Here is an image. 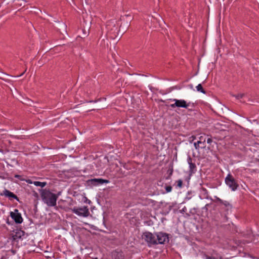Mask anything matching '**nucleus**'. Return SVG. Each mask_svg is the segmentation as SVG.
Wrapping results in <instances>:
<instances>
[{
	"label": "nucleus",
	"instance_id": "1",
	"mask_svg": "<svg viewBox=\"0 0 259 259\" xmlns=\"http://www.w3.org/2000/svg\"><path fill=\"white\" fill-rule=\"evenodd\" d=\"M41 198L43 202L48 206H55L56 205V202L58 196L51 192L50 190L44 189L40 193Z\"/></svg>",
	"mask_w": 259,
	"mask_h": 259
},
{
	"label": "nucleus",
	"instance_id": "2",
	"mask_svg": "<svg viewBox=\"0 0 259 259\" xmlns=\"http://www.w3.org/2000/svg\"><path fill=\"white\" fill-rule=\"evenodd\" d=\"M142 238L147 243L149 247L157 245L156 234H152L149 232H145L143 233Z\"/></svg>",
	"mask_w": 259,
	"mask_h": 259
},
{
	"label": "nucleus",
	"instance_id": "3",
	"mask_svg": "<svg viewBox=\"0 0 259 259\" xmlns=\"http://www.w3.org/2000/svg\"><path fill=\"white\" fill-rule=\"evenodd\" d=\"M226 184L232 191H236L239 187L237 181L234 178L231 174H228L225 180Z\"/></svg>",
	"mask_w": 259,
	"mask_h": 259
},
{
	"label": "nucleus",
	"instance_id": "4",
	"mask_svg": "<svg viewBox=\"0 0 259 259\" xmlns=\"http://www.w3.org/2000/svg\"><path fill=\"white\" fill-rule=\"evenodd\" d=\"M71 210L72 212L80 217H88L90 214L88 206H84L82 207H74Z\"/></svg>",
	"mask_w": 259,
	"mask_h": 259
},
{
	"label": "nucleus",
	"instance_id": "5",
	"mask_svg": "<svg viewBox=\"0 0 259 259\" xmlns=\"http://www.w3.org/2000/svg\"><path fill=\"white\" fill-rule=\"evenodd\" d=\"M171 100L175 102V103L170 105V106L172 108H175L176 107H181L187 109L191 104L190 102L187 103V102L184 100H178L174 99H171Z\"/></svg>",
	"mask_w": 259,
	"mask_h": 259
},
{
	"label": "nucleus",
	"instance_id": "6",
	"mask_svg": "<svg viewBox=\"0 0 259 259\" xmlns=\"http://www.w3.org/2000/svg\"><path fill=\"white\" fill-rule=\"evenodd\" d=\"M156 236L157 244H162L169 241L168 235L166 233L159 232L156 233Z\"/></svg>",
	"mask_w": 259,
	"mask_h": 259
},
{
	"label": "nucleus",
	"instance_id": "7",
	"mask_svg": "<svg viewBox=\"0 0 259 259\" xmlns=\"http://www.w3.org/2000/svg\"><path fill=\"white\" fill-rule=\"evenodd\" d=\"M10 216L16 224H21L23 222V220L21 214L17 209L10 212Z\"/></svg>",
	"mask_w": 259,
	"mask_h": 259
},
{
	"label": "nucleus",
	"instance_id": "8",
	"mask_svg": "<svg viewBox=\"0 0 259 259\" xmlns=\"http://www.w3.org/2000/svg\"><path fill=\"white\" fill-rule=\"evenodd\" d=\"M88 183L89 184L94 185V186H97L99 185H102L104 183H108L109 182V180H104L103 179H92L91 180H89L88 181Z\"/></svg>",
	"mask_w": 259,
	"mask_h": 259
},
{
	"label": "nucleus",
	"instance_id": "9",
	"mask_svg": "<svg viewBox=\"0 0 259 259\" xmlns=\"http://www.w3.org/2000/svg\"><path fill=\"white\" fill-rule=\"evenodd\" d=\"M187 162L189 165V175H192L197 170L196 164L194 162H193V159L190 156L188 157Z\"/></svg>",
	"mask_w": 259,
	"mask_h": 259
},
{
	"label": "nucleus",
	"instance_id": "10",
	"mask_svg": "<svg viewBox=\"0 0 259 259\" xmlns=\"http://www.w3.org/2000/svg\"><path fill=\"white\" fill-rule=\"evenodd\" d=\"M25 235V232L21 230H16L13 234L12 238L13 240L18 241L20 239H22V237Z\"/></svg>",
	"mask_w": 259,
	"mask_h": 259
},
{
	"label": "nucleus",
	"instance_id": "11",
	"mask_svg": "<svg viewBox=\"0 0 259 259\" xmlns=\"http://www.w3.org/2000/svg\"><path fill=\"white\" fill-rule=\"evenodd\" d=\"M1 195H4L5 197H8L10 200L15 199L18 201H19L18 197L15 194L7 189H5Z\"/></svg>",
	"mask_w": 259,
	"mask_h": 259
},
{
	"label": "nucleus",
	"instance_id": "12",
	"mask_svg": "<svg viewBox=\"0 0 259 259\" xmlns=\"http://www.w3.org/2000/svg\"><path fill=\"white\" fill-rule=\"evenodd\" d=\"M113 259H124V255L122 251H115L112 252Z\"/></svg>",
	"mask_w": 259,
	"mask_h": 259
},
{
	"label": "nucleus",
	"instance_id": "13",
	"mask_svg": "<svg viewBox=\"0 0 259 259\" xmlns=\"http://www.w3.org/2000/svg\"><path fill=\"white\" fill-rule=\"evenodd\" d=\"M206 139H204L203 141H198L197 142L194 143V145L196 149L198 150L199 148H204L205 145Z\"/></svg>",
	"mask_w": 259,
	"mask_h": 259
},
{
	"label": "nucleus",
	"instance_id": "14",
	"mask_svg": "<svg viewBox=\"0 0 259 259\" xmlns=\"http://www.w3.org/2000/svg\"><path fill=\"white\" fill-rule=\"evenodd\" d=\"M216 200L217 202H218L220 204H222L225 205V206H230V204L228 201H224L219 197H216Z\"/></svg>",
	"mask_w": 259,
	"mask_h": 259
},
{
	"label": "nucleus",
	"instance_id": "15",
	"mask_svg": "<svg viewBox=\"0 0 259 259\" xmlns=\"http://www.w3.org/2000/svg\"><path fill=\"white\" fill-rule=\"evenodd\" d=\"M33 184L35 186H39L41 188L44 187L47 184L46 182H41L39 181H35L33 182Z\"/></svg>",
	"mask_w": 259,
	"mask_h": 259
},
{
	"label": "nucleus",
	"instance_id": "16",
	"mask_svg": "<svg viewBox=\"0 0 259 259\" xmlns=\"http://www.w3.org/2000/svg\"><path fill=\"white\" fill-rule=\"evenodd\" d=\"M196 89L198 92H200L203 94H206L205 91L203 89L201 84H199L196 86Z\"/></svg>",
	"mask_w": 259,
	"mask_h": 259
},
{
	"label": "nucleus",
	"instance_id": "17",
	"mask_svg": "<svg viewBox=\"0 0 259 259\" xmlns=\"http://www.w3.org/2000/svg\"><path fill=\"white\" fill-rule=\"evenodd\" d=\"M176 183H177V187H178L179 188H181L182 187V185H183V181L181 179L177 181L176 182Z\"/></svg>",
	"mask_w": 259,
	"mask_h": 259
},
{
	"label": "nucleus",
	"instance_id": "18",
	"mask_svg": "<svg viewBox=\"0 0 259 259\" xmlns=\"http://www.w3.org/2000/svg\"><path fill=\"white\" fill-rule=\"evenodd\" d=\"M244 94H238L237 95H235L234 96L237 99H240L242 98L244 96Z\"/></svg>",
	"mask_w": 259,
	"mask_h": 259
},
{
	"label": "nucleus",
	"instance_id": "19",
	"mask_svg": "<svg viewBox=\"0 0 259 259\" xmlns=\"http://www.w3.org/2000/svg\"><path fill=\"white\" fill-rule=\"evenodd\" d=\"M168 172L169 173V175L168 176L166 177V179H170L171 176L172 175V172H173V170L171 169H169L168 170Z\"/></svg>",
	"mask_w": 259,
	"mask_h": 259
},
{
	"label": "nucleus",
	"instance_id": "20",
	"mask_svg": "<svg viewBox=\"0 0 259 259\" xmlns=\"http://www.w3.org/2000/svg\"><path fill=\"white\" fill-rule=\"evenodd\" d=\"M172 190V187L170 186H167L165 187V190L166 192H170Z\"/></svg>",
	"mask_w": 259,
	"mask_h": 259
},
{
	"label": "nucleus",
	"instance_id": "21",
	"mask_svg": "<svg viewBox=\"0 0 259 259\" xmlns=\"http://www.w3.org/2000/svg\"><path fill=\"white\" fill-rule=\"evenodd\" d=\"M206 141H207V143L208 144H210L212 142V140L211 139V138H208L207 140H206Z\"/></svg>",
	"mask_w": 259,
	"mask_h": 259
},
{
	"label": "nucleus",
	"instance_id": "22",
	"mask_svg": "<svg viewBox=\"0 0 259 259\" xmlns=\"http://www.w3.org/2000/svg\"><path fill=\"white\" fill-rule=\"evenodd\" d=\"M9 252H10L12 253V254L14 255L16 253V251L13 249H11L9 251Z\"/></svg>",
	"mask_w": 259,
	"mask_h": 259
},
{
	"label": "nucleus",
	"instance_id": "23",
	"mask_svg": "<svg viewBox=\"0 0 259 259\" xmlns=\"http://www.w3.org/2000/svg\"><path fill=\"white\" fill-rule=\"evenodd\" d=\"M204 139H205L203 136H200L199 137V141H203Z\"/></svg>",
	"mask_w": 259,
	"mask_h": 259
},
{
	"label": "nucleus",
	"instance_id": "24",
	"mask_svg": "<svg viewBox=\"0 0 259 259\" xmlns=\"http://www.w3.org/2000/svg\"><path fill=\"white\" fill-rule=\"evenodd\" d=\"M21 177V176L20 175H15V178H18L19 179H21L20 178Z\"/></svg>",
	"mask_w": 259,
	"mask_h": 259
},
{
	"label": "nucleus",
	"instance_id": "25",
	"mask_svg": "<svg viewBox=\"0 0 259 259\" xmlns=\"http://www.w3.org/2000/svg\"><path fill=\"white\" fill-rule=\"evenodd\" d=\"M206 258L207 259H215L214 257H210V256L207 257Z\"/></svg>",
	"mask_w": 259,
	"mask_h": 259
},
{
	"label": "nucleus",
	"instance_id": "26",
	"mask_svg": "<svg viewBox=\"0 0 259 259\" xmlns=\"http://www.w3.org/2000/svg\"><path fill=\"white\" fill-rule=\"evenodd\" d=\"M1 259H6V257L5 256H3Z\"/></svg>",
	"mask_w": 259,
	"mask_h": 259
},
{
	"label": "nucleus",
	"instance_id": "27",
	"mask_svg": "<svg viewBox=\"0 0 259 259\" xmlns=\"http://www.w3.org/2000/svg\"><path fill=\"white\" fill-rule=\"evenodd\" d=\"M25 71H26V69L25 70V71L20 76L22 75L25 73Z\"/></svg>",
	"mask_w": 259,
	"mask_h": 259
},
{
	"label": "nucleus",
	"instance_id": "28",
	"mask_svg": "<svg viewBox=\"0 0 259 259\" xmlns=\"http://www.w3.org/2000/svg\"><path fill=\"white\" fill-rule=\"evenodd\" d=\"M28 183H30V184H31V183H32V182H30V180H28Z\"/></svg>",
	"mask_w": 259,
	"mask_h": 259
},
{
	"label": "nucleus",
	"instance_id": "29",
	"mask_svg": "<svg viewBox=\"0 0 259 259\" xmlns=\"http://www.w3.org/2000/svg\"><path fill=\"white\" fill-rule=\"evenodd\" d=\"M203 190L204 191H207V190H206V189H204V188H203Z\"/></svg>",
	"mask_w": 259,
	"mask_h": 259
},
{
	"label": "nucleus",
	"instance_id": "30",
	"mask_svg": "<svg viewBox=\"0 0 259 259\" xmlns=\"http://www.w3.org/2000/svg\"><path fill=\"white\" fill-rule=\"evenodd\" d=\"M208 205V204H206L205 207H206Z\"/></svg>",
	"mask_w": 259,
	"mask_h": 259
},
{
	"label": "nucleus",
	"instance_id": "31",
	"mask_svg": "<svg viewBox=\"0 0 259 259\" xmlns=\"http://www.w3.org/2000/svg\"><path fill=\"white\" fill-rule=\"evenodd\" d=\"M94 259H98V258H97V257H96V258H95Z\"/></svg>",
	"mask_w": 259,
	"mask_h": 259
}]
</instances>
